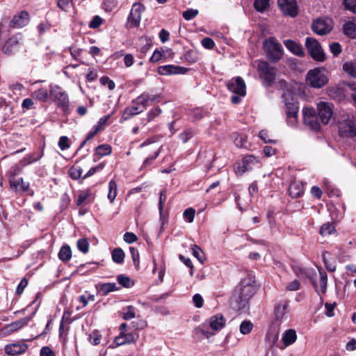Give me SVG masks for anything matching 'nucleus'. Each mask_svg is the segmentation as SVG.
<instances>
[{"label":"nucleus","instance_id":"1","mask_svg":"<svg viewBox=\"0 0 356 356\" xmlns=\"http://www.w3.org/2000/svg\"><path fill=\"white\" fill-rule=\"evenodd\" d=\"M254 281L252 277L243 279L236 289L234 297L238 308L244 307L255 293Z\"/></svg>","mask_w":356,"mask_h":356},{"label":"nucleus","instance_id":"2","mask_svg":"<svg viewBox=\"0 0 356 356\" xmlns=\"http://www.w3.org/2000/svg\"><path fill=\"white\" fill-rule=\"evenodd\" d=\"M339 135L346 138L356 137V118L352 113H343L339 120Z\"/></svg>","mask_w":356,"mask_h":356},{"label":"nucleus","instance_id":"3","mask_svg":"<svg viewBox=\"0 0 356 356\" xmlns=\"http://www.w3.org/2000/svg\"><path fill=\"white\" fill-rule=\"evenodd\" d=\"M327 71L323 67L310 70L306 77L307 83L315 88H321L328 82Z\"/></svg>","mask_w":356,"mask_h":356},{"label":"nucleus","instance_id":"4","mask_svg":"<svg viewBox=\"0 0 356 356\" xmlns=\"http://www.w3.org/2000/svg\"><path fill=\"white\" fill-rule=\"evenodd\" d=\"M227 87L230 92L235 94L232 97V102L234 104H239L241 101V97H244L246 95L245 83L240 76L228 81Z\"/></svg>","mask_w":356,"mask_h":356},{"label":"nucleus","instance_id":"5","mask_svg":"<svg viewBox=\"0 0 356 356\" xmlns=\"http://www.w3.org/2000/svg\"><path fill=\"white\" fill-rule=\"evenodd\" d=\"M264 48L267 57L273 63L279 61L283 55L282 47L274 37L267 38L264 42Z\"/></svg>","mask_w":356,"mask_h":356},{"label":"nucleus","instance_id":"6","mask_svg":"<svg viewBox=\"0 0 356 356\" xmlns=\"http://www.w3.org/2000/svg\"><path fill=\"white\" fill-rule=\"evenodd\" d=\"M257 71L260 79L266 86H270L275 81L277 69L271 66L268 62L259 61Z\"/></svg>","mask_w":356,"mask_h":356},{"label":"nucleus","instance_id":"7","mask_svg":"<svg viewBox=\"0 0 356 356\" xmlns=\"http://www.w3.org/2000/svg\"><path fill=\"white\" fill-rule=\"evenodd\" d=\"M49 94L53 101L63 111H65L69 107V97L67 92L59 86H49Z\"/></svg>","mask_w":356,"mask_h":356},{"label":"nucleus","instance_id":"8","mask_svg":"<svg viewBox=\"0 0 356 356\" xmlns=\"http://www.w3.org/2000/svg\"><path fill=\"white\" fill-rule=\"evenodd\" d=\"M291 97L290 93H285L283 95L284 102L287 115V122L290 126H296L298 122L297 115L298 111V102Z\"/></svg>","mask_w":356,"mask_h":356},{"label":"nucleus","instance_id":"9","mask_svg":"<svg viewBox=\"0 0 356 356\" xmlns=\"http://www.w3.org/2000/svg\"><path fill=\"white\" fill-rule=\"evenodd\" d=\"M305 46L314 60L319 62L325 60V54L320 43L315 38L307 37L305 40Z\"/></svg>","mask_w":356,"mask_h":356},{"label":"nucleus","instance_id":"10","mask_svg":"<svg viewBox=\"0 0 356 356\" xmlns=\"http://www.w3.org/2000/svg\"><path fill=\"white\" fill-rule=\"evenodd\" d=\"M332 28V21L329 18H318L314 21L312 25L313 31L320 35L329 33Z\"/></svg>","mask_w":356,"mask_h":356},{"label":"nucleus","instance_id":"11","mask_svg":"<svg viewBox=\"0 0 356 356\" xmlns=\"http://www.w3.org/2000/svg\"><path fill=\"white\" fill-rule=\"evenodd\" d=\"M144 10V6L140 3H134L132 6L127 18V26L128 28L137 27L139 26L141 19V14Z\"/></svg>","mask_w":356,"mask_h":356},{"label":"nucleus","instance_id":"12","mask_svg":"<svg viewBox=\"0 0 356 356\" xmlns=\"http://www.w3.org/2000/svg\"><path fill=\"white\" fill-rule=\"evenodd\" d=\"M303 122L312 130L318 131L320 129V124L316 113V111L313 108H304L302 110Z\"/></svg>","mask_w":356,"mask_h":356},{"label":"nucleus","instance_id":"13","mask_svg":"<svg viewBox=\"0 0 356 356\" xmlns=\"http://www.w3.org/2000/svg\"><path fill=\"white\" fill-rule=\"evenodd\" d=\"M22 35L17 34L10 37L6 41L3 47L2 52L7 55H11L17 52L21 47L22 43Z\"/></svg>","mask_w":356,"mask_h":356},{"label":"nucleus","instance_id":"14","mask_svg":"<svg viewBox=\"0 0 356 356\" xmlns=\"http://www.w3.org/2000/svg\"><path fill=\"white\" fill-rule=\"evenodd\" d=\"M318 116L324 124L329 123L333 115L332 104L321 102L317 104Z\"/></svg>","mask_w":356,"mask_h":356},{"label":"nucleus","instance_id":"15","mask_svg":"<svg viewBox=\"0 0 356 356\" xmlns=\"http://www.w3.org/2000/svg\"><path fill=\"white\" fill-rule=\"evenodd\" d=\"M259 164L258 158L253 155H248L243 159L242 164L235 167V172L238 175H242L245 172L252 170L255 165Z\"/></svg>","mask_w":356,"mask_h":356},{"label":"nucleus","instance_id":"16","mask_svg":"<svg viewBox=\"0 0 356 356\" xmlns=\"http://www.w3.org/2000/svg\"><path fill=\"white\" fill-rule=\"evenodd\" d=\"M277 4L284 15L292 17L298 15V6L296 0H278Z\"/></svg>","mask_w":356,"mask_h":356},{"label":"nucleus","instance_id":"17","mask_svg":"<svg viewBox=\"0 0 356 356\" xmlns=\"http://www.w3.org/2000/svg\"><path fill=\"white\" fill-rule=\"evenodd\" d=\"M28 347V345L24 342H17L6 345L4 350L10 356H17L24 354Z\"/></svg>","mask_w":356,"mask_h":356},{"label":"nucleus","instance_id":"18","mask_svg":"<svg viewBox=\"0 0 356 356\" xmlns=\"http://www.w3.org/2000/svg\"><path fill=\"white\" fill-rule=\"evenodd\" d=\"M289 302L286 300H282L275 305V316L276 321L281 322L287 317L289 312Z\"/></svg>","mask_w":356,"mask_h":356},{"label":"nucleus","instance_id":"19","mask_svg":"<svg viewBox=\"0 0 356 356\" xmlns=\"http://www.w3.org/2000/svg\"><path fill=\"white\" fill-rule=\"evenodd\" d=\"M225 319L221 314H218L211 316L208 320L209 327L214 331H218L222 329L225 325Z\"/></svg>","mask_w":356,"mask_h":356},{"label":"nucleus","instance_id":"20","mask_svg":"<svg viewBox=\"0 0 356 356\" xmlns=\"http://www.w3.org/2000/svg\"><path fill=\"white\" fill-rule=\"evenodd\" d=\"M136 341L134 335L132 333H123L120 332V334L116 337L114 339L113 347H117L125 344H130Z\"/></svg>","mask_w":356,"mask_h":356},{"label":"nucleus","instance_id":"21","mask_svg":"<svg viewBox=\"0 0 356 356\" xmlns=\"http://www.w3.org/2000/svg\"><path fill=\"white\" fill-rule=\"evenodd\" d=\"M29 13L26 11L21 12L19 15H15L11 21V26L15 28H22L29 22Z\"/></svg>","mask_w":356,"mask_h":356},{"label":"nucleus","instance_id":"22","mask_svg":"<svg viewBox=\"0 0 356 356\" xmlns=\"http://www.w3.org/2000/svg\"><path fill=\"white\" fill-rule=\"evenodd\" d=\"M10 187L15 192H18L20 190L22 191H28L29 183L24 181L23 178L15 179L13 177L10 179Z\"/></svg>","mask_w":356,"mask_h":356},{"label":"nucleus","instance_id":"23","mask_svg":"<svg viewBox=\"0 0 356 356\" xmlns=\"http://www.w3.org/2000/svg\"><path fill=\"white\" fill-rule=\"evenodd\" d=\"M304 193L303 184L300 181H293L289 186V194L293 198L300 197Z\"/></svg>","mask_w":356,"mask_h":356},{"label":"nucleus","instance_id":"24","mask_svg":"<svg viewBox=\"0 0 356 356\" xmlns=\"http://www.w3.org/2000/svg\"><path fill=\"white\" fill-rule=\"evenodd\" d=\"M158 72L161 75L177 74L184 72V68L175 65H163L159 67Z\"/></svg>","mask_w":356,"mask_h":356},{"label":"nucleus","instance_id":"25","mask_svg":"<svg viewBox=\"0 0 356 356\" xmlns=\"http://www.w3.org/2000/svg\"><path fill=\"white\" fill-rule=\"evenodd\" d=\"M319 282L318 284L314 282H313V285L316 289V291L319 293L318 287L320 288V291L322 293H325L327 291V276L326 273L322 269L319 270Z\"/></svg>","mask_w":356,"mask_h":356},{"label":"nucleus","instance_id":"26","mask_svg":"<svg viewBox=\"0 0 356 356\" xmlns=\"http://www.w3.org/2000/svg\"><path fill=\"white\" fill-rule=\"evenodd\" d=\"M286 47L293 54L302 56L304 55V51L302 47L291 40H286L284 42Z\"/></svg>","mask_w":356,"mask_h":356},{"label":"nucleus","instance_id":"27","mask_svg":"<svg viewBox=\"0 0 356 356\" xmlns=\"http://www.w3.org/2000/svg\"><path fill=\"white\" fill-rule=\"evenodd\" d=\"M297 339L296 332L294 329L286 330L282 335V340L285 346H289L296 342Z\"/></svg>","mask_w":356,"mask_h":356},{"label":"nucleus","instance_id":"28","mask_svg":"<svg viewBox=\"0 0 356 356\" xmlns=\"http://www.w3.org/2000/svg\"><path fill=\"white\" fill-rule=\"evenodd\" d=\"M97 291L103 296H106L110 292L115 291L119 289L114 282L103 283L97 285Z\"/></svg>","mask_w":356,"mask_h":356},{"label":"nucleus","instance_id":"29","mask_svg":"<svg viewBox=\"0 0 356 356\" xmlns=\"http://www.w3.org/2000/svg\"><path fill=\"white\" fill-rule=\"evenodd\" d=\"M49 90L40 88L32 93V97L41 102H47L49 97Z\"/></svg>","mask_w":356,"mask_h":356},{"label":"nucleus","instance_id":"30","mask_svg":"<svg viewBox=\"0 0 356 356\" xmlns=\"http://www.w3.org/2000/svg\"><path fill=\"white\" fill-rule=\"evenodd\" d=\"M142 111H143V108L139 105L133 104L131 106L125 109L123 117L125 120H127L134 115L140 113Z\"/></svg>","mask_w":356,"mask_h":356},{"label":"nucleus","instance_id":"31","mask_svg":"<svg viewBox=\"0 0 356 356\" xmlns=\"http://www.w3.org/2000/svg\"><path fill=\"white\" fill-rule=\"evenodd\" d=\"M206 323H205L204 325H202L201 326L196 327L194 330L193 333H194V336L196 338H197L199 339H202V337H204L207 339H209L210 337L214 335L213 332L207 331L204 328V327L206 325Z\"/></svg>","mask_w":356,"mask_h":356},{"label":"nucleus","instance_id":"32","mask_svg":"<svg viewBox=\"0 0 356 356\" xmlns=\"http://www.w3.org/2000/svg\"><path fill=\"white\" fill-rule=\"evenodd\" d=\"M149 93L144 92L134 99L132 103L139 105L143 108V111H144L149 102Z\"/></svg>","mask_w":356,"mask_h":356},{"label":"nucleus","instance_id":"33","mask_svg":"<svg viewBox=\"0 0 356 356\" xmlns=\"http://www.w3.org/2000/svg\"><path fill=\"white\" fill-rule=\"evenodd\" d=\"M343 32L344 33L354 38L356 37V22H347L343 25Z\"/></svg>","mask_w":356,"mask_h":356},{"label":"nucleus","instance_id":"34","mask_svg":"<svg viewBox=\"0 0 356 356\" xmlns=\"http://www.w3.org/2000/svg\"><path fill=\"white\" fill-rule=\"evenodd\" d=\"M188 119L192 122H195L201 120L205 115V112H204L202 109L197 108L193 110H191L188 113Z\"/></svg>","mask_w":356,"mask_h":356},{"label":"nucleus","instance_id":"35","mask_svg":"<svg viewBox=\"0 0 356 356\" xmlns=\"http://www.w3.org/2000/svg\"><path fill=\"white\" fill-rule=\"evenodd\" d=\"M121 316L124 320L129 321L135 318V307L132 305H129L122 309L120 312Z\"/></svg>","mask_w":356,"mask_h":356},{"label":"nucleus","instance_id":"36","mask_svg":"<svg viewBox=\"0 0 356 356\" xmlns=\"http://www.w3.org/2000/svg\"><path fill=\"white\" fill-rule=\"evenodd\" d=\"M71 257L72 251L70 247L68 245L63 246L58 252V258L63 261H67Z\"/></svg>","mask_w":356,"mask_h":356},{"label":"nucleus","instance_id":"37","mask_svg":"<svg viewBox=\"0 0 356 356\" xmlns=\"http://www.w3.org/2000/svg\"><path fill=\"white\" fill-rule=\"evenodd\" d=\"M108 199L110 200L111 203H113L116 197L118 190H117V184L114 180H111L108 183Z\"/></svg>","mask_w":356,"mask_h":356},{"label":"nucleus","instance_id":"38","mask_svg":"<svg viewBox=\"0 0 356 356\" xmlns=\"http://www.w3.org/2000/svg\"><path fill=\"white\" fill-rule=\"evenodd\" d=\"M124 256V252L121 248H115L112 252L113 261L116 264H122Z\"/></svg>","mask_w":356,"mask_h":356},{"label":"nucleus","instance_id":"39","mask_svg":"<svg viewBox=\"0 0 356 356\" xmlns=\"http://www.w3.org/2000/svg\"><path fill=\"white\" fill-rule=\"evenodd\" d=\"M335 232V227L332 223H325L320 229V234L323 236H329Z\"/></svg>","mask_w":356,"mask_h":356},{"label":"nucleus","instance_id":"40","mask_svg":"<svg viewBox=\"0 0 356 356\" xmlns=\"http://www.w3.org/2000/svg\"><path fill=\"white\" fill-rule=\"evenodd\" d=\"M112 152L111 145L107 144L100 145L95 148V153L100 156L109 155Z\"/></svg>","mask_w":356,"mask_h":356},{"label":"nucleus","instance_id":"41","mask_svg":"<svg viewBox=\"0 0 356 356\" xmlns=\"http://www.w3.org/2000/svg\"><path fill=\"white\" fill-rule=\"evenodd\" d=\"M30 321L29 318H24L22 319H20L19 321H15L9 325L10 330L11 331H16L24 327V325H27L29 321Z\"/></svg>","mask_w":356,"mask_h":356},{"label":"nucleus","instance_id":"42","mask_svg":"<svg viewBox=\"0 0 356 356\" xmlns=\"http://www.w3.org/2000/svg\"><path fill=\"white\" fill-rule=\"evenodd\" d=\"M117 280L120 285L125 288H130L134 285V281L129 277L124 275H119Z\"/></svg>","mask_w":356,"mask_h":356},{"label":"nucleus","instance_id":"43","mask_svg":"<svg viewBox=\"0 0 356 356\" xmlns=\"http://www.w3.org/2000/svg\"><path fill=\"white\" fill-rule=\"evenodd\" d=\"M253 328V324L250 321H243L240 325V332L243 334H249Z\"/></svg>","mask_w":356,"mask_h":356},{"label":"nucleus","instance_id":"44","mask_svg":"<svg viewBox=\"0 0 356 356\" xmlns=\"http://www.w3.org/2000/svg\"><path fill=\"white\" fill-rule=\"evenodd\" d=\"M234 144L238 147L246 148L248 147L247 137L245 136L237 134L234 138Z\"/></svg>","mask_w":356,"mask_h":356},{"label":"nucleus","instance_id":"45","mask_svg":"<svg viewBox=\"0 0 356 356\" xmlns=\"http://www.w3.org/2000/svg\"><path fill=\"white\" fill-rule=\"evenodd\" d=\"M269 4V0H255L254 8L259 12L264 11Z\"/></svg>","mask_w":356,"mask_h":356},{"label":"nucleus","instance_id":"46","mask_svg":"<svg viewBox=\"0 0 356 356\" xmlns=\"http://www.w3.org/2000/svg\"><path fill=\"white\" fill-rule=\"evenodd\" d=\"M343 69L350 75L356 78V66L353 63H345L343 65Z\"/></svg>","mask_w":356,"mask_h":356},{"label":"nucleus","instance_id":"47","mask_svg":"<svg viewBox=\"0 0 356 356\" xmlns=\"http://www.w3.org/2000/svg\"><path fill=\"white\" fill-rule=\"evenodd\" d=\"M293 270L296 276H298L300 279H305V277L309 276L307 270L299 266H294L293 267Z\"/></svg>","mask_w":356,"mask_h":356},{"label":"nucleus","instance_id":"48","mask_svg":"<svg viewBox=\"0 0 356 356\" xmlns=\"http://www.w3.org/2000/svg\"><path fill=\"white\" fill-rule=\"evenodd\" d=\"M77 248L81 252L87 253L89 249V243L86 238H80L77 241Z\"/></svg>","mask_w":356,"mask_h":356},{"label":"nucleus","instance_id":"49","mask_svg":"<svg viewBox=\"0 0 356 356\" xmlns=\"http://www.w3.org/2000/svg\"><path fill=\"white\" fill-rule=\"evenodd\" d=\"M192 252L193 256L198 259L201 263L204 261V257L202 256V249L197 246V245H193L191 247Z\"/></svg>","mask_w":356,"mask_h":356},{"label":"nucleus","instance_id":"50","mask_svg":"<svg viewBox=\"0 0 356 356\" xmlns=\"http://www.w3.org/2000/svg\"><path fill=\"white\" fill-rule=\"evenodd\" d=\"M58 145L62 151L66 150L70 147V140L67 136H60Z\"/></svg>","mask_w":356,"mask_h":356},{"label":"nucleus","instance_id":"51","mask_svg":"<svg viewBox=\"0 0 356 356\" xmlns=\"http://www.w3.org/2000/svg\"><path fill=\"white\" fill-rule=\"evenodd\" d=\"M159 154H160V149L158 148V149H156L154 151L153 155L149 156H148L147 158H146L145 159V161H143V164L141 168H146L148 165H151L152 161L157 158V156L159 155Z\"/></svg>","mask_w":356,"mask_h":356},{"label":"nucleus","instance_id":"52","mask_svg":"<svg viewBox=\"0 0 356 356\" xmlns=\"http://www.w3.org/2000/svg\"><path fill=\"white\" fill-rule=\"evenodd\" d=\"M198 15V10L196 9H188L183 13V17L186 20H191L195 18Z\"/></svg>","mask_w":356,"mask_h":356},{"label":"nucleus","instance_id":"53","mask_svg":"<svg viewBox=\"0 0 356 356\" xmlns=\"http://www.w3.org/2000/svg\"><path fill=\"white\" fill-rule=\"evenodd\" d=\"M70 176L74 179H78L81 177L82 170L79 167H72L69 171Z\"/></svg>","mask_w":356,"mask_h":356},{"label":"nucleus","instance_id":"54","mask_svg":"<svg viewBox=\"0 0 356 356\" xmlns=\"http://www.w3.org/2000/svg\"><path fill=\"white\" fill-rule=\"evenodd\" d=\"M195 211L193 208L186 209L184 212V218L188 222H192L195 218Z\"/></svg>","mask_w":356,"mask_h":356},{"label":"nucleus","instance_id":"55","mask_svg":"<svg viewBox=\"0 0 356 356\" xmlns=\"http://www.w3.org/2000/svg\"><path fill=\"white\" fill-rule=\"evenodd\" d=\"M90 196V193L89 191H81L76 200V204L78 206L81 205Z\"/></svg>","mask_w":356,"mask_h":356},{"label":"nucleus","instance_id":"56","mask_svg":"<svg viewBox=\"0 0 356 356\" xmlns=\"http://www.w3.org/2000/svg\"><path fill=\"white\" fill-rule=\"evenodd\" d=\"M100 83L103 86H106L111 90H113L115 87L114 81L110 79L108 76H102L100 79Z\"/></svg>","mask_w":356,"mask_h":356},{"label":"nucleus","instance_id":"57","mask_svg":"<svg viewBox=\"0 0 356 356\" xmlns=\"http://www.w3.org/2000/svg\"><path fill=\"white\" fill-rule=\"evenodd\" d=\"M118 6V0H105L104 2V9L106 11H112L116 8Z\"/></svg>","mask_w":356,"mask_h":356},{"label":"nucleus","instance_id":"58","mask_svg":"<svg viewBox=\"0 0 356 356\" xmlns=\"http://www.w3.org/2000/svg\"><path fill=\"white\" fill-rule=\"evenodd\" d=\"M259 138L266 143H275L276 140L270 138L269 134L266 130H261L259 134Z\"/></svg>","mask_w":356,"mask_h":356},{"label":"nucleus","instance_id":"59","mask_svg":"<svg viewBox=\"0 0 356 356\" xmlns=\"http://www.w3.org/2000/svg\"><path fill=\"white\" fill-rule=\"evenodd\" d=\"M129 252L131 253L132 260L136 266V267H138L139 266V252L137 249H136L134 247L129 248Z\"/></svg>","mask_w":356,"mask_h":356},{"label":"nucleus","instance_id":"60","mask_svg":"<svg viewBox=\"0 0 356 356\" xmlns=\"http://www.w3.org/2000/svg\"><path fill=\"white\" fill-rule=\"evenodd\" d=\"M104 166H105V165L103 163H99V165H96V166H95L93 168H91L87 172V173L83 176V178H86L88 177L92 176V175H94L97 172L101 171L102 170H103Z\"/></svg>","mask_w":356,"mask_h":356},{"label":"nucleus","instance_id":"61","mask_svg":"<svg viewBox=\"0 0 356 356\" xmlns=\"http://www.w3.org/2000/svg\"><path fill=\"white\" fill-rule=\"evenodd\" d=\"M124 241L127 243H133L138 240L136 235L132 232H126L123 236Z\"/></svg>","mask_w":356,"mask_h":356},{"label":"nucleus","instance_id":"62","mask_svg":"<svg viewBox=\"0 0 356 356\" xmlns=\"http://www.w3.org/2000/svg\"><path fill=\"white\" fill-rule=\"evenodd\" d=\"M109 115H106L102 118H101L97 124L93 127V129H97L98 131L102 130L104 129V127L105 124L106 123L107 120L109 119Z\"/></svg>","mask_w":356,"mask_h":356},{"label":"nucleus","instance_id":"63","mask_svg":"<svg viewBox=\"0 0 356 356\" xmlns=\"http://www.w3.org/2000/svg\"><path fill=\"white\" fill-rule=\"evenodd\" d=\"M90 342L92 345H98L101 341V334L98 332H93L89 337Z\"/></svg>","mask_w":356,"mask_h":356},{"label":"nucleus","instance_id":"64","mask_svg":"<svg viewBox=\"0 0 356 356\" xmlns=\"http://www.w3.org/2000/svg\"><path fill=\"white\" fill-rule=\"evenodd\" d=\"M343 3L347 9L356 13V0H343Z\"/></svg>","mask_w":356,"mask_h":356}]
</instances>
